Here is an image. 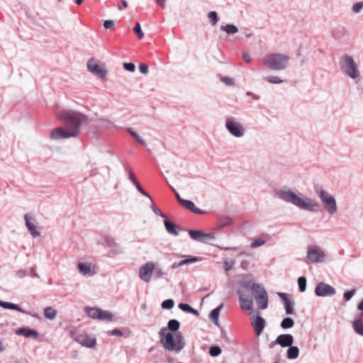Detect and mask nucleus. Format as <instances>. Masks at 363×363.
<instances>
[{
	"label": "nucleus",
	"mask_w": 363,
	"mask_h": 363,
	"mask_svg": "<svg viewBox=\"0 0 363 363\" xmlns=\"http://www.w3.org/2000/svg\"><path fill=\"white\" fill-rule=\"evenodd\" d=\"M59 117L65 124V128H57L52 130L50 138L61 140L77 136L80 133V127L87 123V116L72 110L62 111Z\"/></svg>",
	"instance_id": "1"
},
{
	"label": "nucleus",
	"mask_w": 363,
	"mask_h": 363,
	"mask_svg": "<svg viewBox=\"0 0 363 363\" xmlns=\"http://www.w3.org/2000/svg\"><path fill=\"white\" fill-rule=\"evenodd\" d=\"M277 198L286 203H291L300 210L311 213H318L320 209V203L315 199L296 194L290 189L283 188L276 192Z\"/></svg>",
	"instance_id": "2"
},
{
	"label": "nucleus",
	"mask_w": 363,
	"mask_h": 363,
	"mask_svg": "<svg viewBox=\"0 0 363 363\" xmlns=\"http://www.w3.org/2000/svg\"><path fill=\"white\" fill-rule=\"evenodd\" d=\"M166 331L167 328H162L159 332L164 348L167 351L179 353L185 346L184 337L179 333L176 334L174 339L172 333H165Z\"/></svg>",
	"instance_id": "3"
},
{
	"label": "nucleus",
	"mask_w": 363,
	"mask_h": 363,
	"mask_svg": "<svg viewBox=\"0 0 363 363\" xmlns=\"http://www.w3.org/2000/svg\"><path fill=\"white\" fill-rule=\"evenodd\" d=\"M290 57L287 55L274 52L266 55L262 59L263 65L273 71H282L287 68Z\"/></svg>",
	"instance_id": "4"
},
{
	"label": "nucleus",
	"mask_w": 363,
	"mask_h": 363,
	"mask_svg": "<svg viewBox=\"0 0 363 363\" xmlns=\"http://www.w3.org/2000/svg\"><path fill=\"white\" fill-rule=\"evenodd\" d=\"M314 191L320 199L323 206L330 215H334L337 212V204L335 198L320 186L315 185Z\"/></svg>",
	"instance_id": "5"
},
{
	"label": "nucleus",
	"mask_w": 363,
	"mask_h": 363,
	"mask_svg": "<svg viewBox=\"0 0 363 363\" xmlns=\"http://www.w3.org/2000/svg\"><path fill=\"white\" fill-rule=\"evenodd\" d=\"M339 65L340 71L348 77L352 79H356L359 77L358 65L352 56L347 54L342 55L340 58Z\"/></svg>",
	"instance_id": "6"
},
{
	"label": "nucleus",
	"mask_w": 363,
	"mask_h": 363,
	"mask_svg": "<svg viewBox=\"0 0 363 363\" xmlns=\"http://www.w3.org/2000/svg\"><path fill=\"white\" fill-rule=\"evenodd\" d=\"M225 126L228 132L235 138H240L245 135V128L234 117H227L225 118Z\"/></svg>",
	"instance_id": "7"
},
{
	"label": "nucleus",
	"mask_w": 363,
	"mask_h": 363,
	"mask_svg": "<svg viewBox=\"0 0 363 363\" xmlns=\"http://www.w3.org/2000/svg\"><path fill=\"white\" fill-rule=\"evenodd\" d=\"M84 311L91 319L108 322H111L113 319V315L111 312L98 308L86 306L84 308Z\"/></svg>",
	"instance_id": "8"
},
{
	"label": "nucleus",
	"mask_w": 363,
	"mask_h": 363,
	"mask_svg": "<svg viewBox=\"0 0 363 363\" xmlns=\"http://www.w3.org/2000/svg\"><path fill=\"white\" fill-rule=\"evenodd\" d=\"M326 255L324 251L317 245H311L307 249L306 262L322 263L325 261Z\"/></svg>",
	"instance_id": "9"
},
{
	"label": "nucleus",
	"mask_w": 363,
	"mask_h": 363,
	"mask_svg": "<svg viewBox=\"0 0 363 363\" xmlns=\"http://www.w3.org/2000/svg\"><path fill=\"white\" fill-rule=\"evenodd\" d=\"M71 336L75 342H78L84 347L88 348H94L96 345V338L91 337L86 333H81L77 331L72 332Z\"/></svg>",
	"instance_id": "10"
},
{
	"label": "nucleus",
	"mask_w": 363,
	"mask_h": 363,
	"mask_svg": "<svg viewBox=\"0 0 363 363\" xmlns=\"http://www.w3.org/2000/svg\"><path fill=\"white\" fill-rule=\"evenodd\" d=\"M155 269V264L152 262H147L142 265L138 272L139 278L145 283H150L153 277Z\"/></svg>",
	"instance_id": "11"
},
{
	"label": "nucleus",
	"mask_w": 363,
	"mask_h": 363,
	"mask_svg": "<svg viewBox=\"0 0 363 363\" xmlns=\"http://www.w3.org/2000/svg\"><path fill=\"white\" fill-rule=\"evenodd\" d=\"M336 293L335 289L324 282L318 283L315 289V294L319 297L333 296Z\"/></svg>",
	"instance_id": "12"
},
{
	"label": "nucleus",
	"mask_w": 363,
	"mask_h": 363,
	"mask_svg": "<svg viewBox=\"0 0 363 363\" xmlns=\"http://www.w3.org/2000/svg\"><path fill=\"white\" fill-rule=\"evenodd\" d=\"M189 235L193 240L203 243H207L208 240L215 239L213 233H206L200 230H189Z\"/></svg>",
	"instance_id": "13"
},
{
	"label": "nucleus",
	"mask_w": 363,
	"mask_h": 363,
	"mask_svg": "<svg viewBox=\"0 0 363 363\" xmlns=\"http://www.w3.org/2000/svg\"><path fill=\"white\" fill-rule=\"evenodd\" d=\"M87 68L90 72L101 79H105L106 77L107 71L94 59H91L88 61Z\"/></svg>",
	"instance_id": "14"
},
{
	"label": "nucleus",
	"mask_w": 363,
	"mask_h": 363,
	"mask_svg": "<svg viewBox=\"0 0 363 363\" xmlns=\"http://www.w3.org/2000/svg\"><path fill=\"white\" fill-rule=\"evenodd\" d=\"M294 336L291 334H281L277 336L276 340L269 344V347L273 348L274 345H279L281 347H289L293 345Z\"/></svg>",
	"instance_id": "15"
},
{
	"label": "nucleus",
	"mask_w": 363,
	"mask_h": 363,
	"mask_svg": "<svg viewBox=\"0 0 363 363\" xmlns=\"http://www.w3.org/2000/svg\"><path fill=\"white\" fill-rule=\"evenodd\" d=\"M277 296L281 298L286 315L294 314V301L288 297L287 294L283 292H277Z\"/></svg>",
	"instance_id": "16"
},
{
	"label": "nucleus",
	"mask_w": 363,
	"mask_h": 363,
	"mask_svg": "<svg viewBox=\"0 0 363 363\" xmlns=\"http://www.w3.org/2000/svg\"><path fill=\"white\" fill-rule=\"evenodd\" d=\"M251 324L255 329V335L259 336L265 328L266 320L264 318L257 315L252 318Z\"/></svg>",
	"instance_id": "17"
},
{
	"label": "nucleus",
	"mask_w": 363,
	"mask_h": 363,
	"mask_svg": "<svg viewBox=\"0 0 363 363\" xmlns=\"http://www.w3.org/2000/svg\"><path fill=\"white\" fill-rule=\"evenodd\" d=\"M181 257H184V259L181 260L180 262H174L172 264V268L173 269H176L181 267L182 266H184V265H189V264L196 263L201 259L200 257H194V256H191V255H187V256L181 255Z\"/></svg>",
	"instance_id": "18"
},
{
	"label": "nucleus",
	"mask_w": 363,
	"mask_h": 363,
	"mask_svg": "<svg viewBox=\"0 0 363 363\" xmlns=\"http://www.w3.org/2000/svg\"><path fill=\"white\" fill-rule=\"evenodd\" d=\"M25 221H26V225L30 232V233L33 237H38L40 236V233L37 230V226L35 225V220L33 218L30 217L28 214H26L24 216Z\"/></svg>",
	"instance_id": "19"
},
{
	"label": "nucleus",
	"mask_w": 363,
	"mask_h": 363,
	"mask_svg": "<svg viewBox=\"0 0 363 363\" xmlns=\"http://www.w3.org/2000/svg\"><path fill=\"white\" fill-rule=\"evenodd\" d=\"M244 286L248 287V286L247 285H244ZM249 288L250 289L252 294L255 299L257 298V297H261L267 294L264 287L259 284L253 282L252 283V284L249 286Z\"/></svg>",
	"instance_id": "20"
},
{
	"label": "nucleus",
	"mask_w": 363,
	"mask_h": 363,
	"mask_svg": "<svg viewBox=\"0 0 363 363\" xmlns=\"http://www.w3.org/2000/svg\"><path fill=\"white\" fill-rule=\"evenodd\" d=\"M16 333L19 335H23L27 338H36L38 336L37 330L28 328H21L17 330Z\"/></svg>",
	"instance_id": "21"
},
{
	"label": "nucleus",
	"mask_w": 363,
	"mask_h": 363,
	"mask_svg": "<svg viewBox=\"0 0 363 363\" xmlns=\"http://www.w3.org/2000/svg\"><path fill=\"white\" fill-rule=\"evenodd\" d=\"M0 306L6 309L15 310L24 314H29V313L26 312L18 305L11 302L0 301Z\"/></svg>",
	"instance_id": "22"
},
{
	"label": "nucleus",
	"mask_w": 363,
	"mask_h": 363,
	"mask_svg": "<svg viewBox=\"0 0 363 363\" xmlns=\"http://www.w3.org/2000/svg\"><path fill=\"white\" fill-rule=\"evenodd\" d=\"M79 272L84 276H92L94 273L91 272V265L89 263L80 262L77 265Z\"/></svg>",
	"instance_id": "23"
},
{
	"label": "nucleus",
	"mask_w": 363,
	"mask_h": 363,
	"mask_svg": "<svg viewBox=\"0 0 363 363\" xmlns=\"http://www.w3.org/2000/svg\"><path fill=\"white\" fill-rule=\"evenodd\" d=\"M256 304L259 309L265 310L267 308L269 305V296L268 294L261 296L257 297V298L255 299Z\"/></svg>",
	"instance_id": "24"
},
{
	"label": "nucleus",
	"mask_w": 363,
	"mask_h": 363,
	"mask_svg": "<svg viewBox=\"0 0 363 363\" xmlns=\"http://www.w3.org/2000/svg\"><path fill=\"white\" fill-rule=\"evenodd\" d=\"M240 306L242 311H252L253 309V300H245L243 297H238Z\"/></svg>",
	"instance_id": "25"
},
{
	"label": "nucleus",
	"mask_w": 363,
	"mask_h": 363,
	"mask_svg": "<svg viewBox=\"0 0 363 363\" xmlns=\"http://www.w3.org/2000/svg\"><path fill=\"white\" fill-rule=\"evenodd\" d=\"M164 227L167 233L172 235L177 236L178 232L176 229V225L170 220L166 219L164 221Z\"/></svg>",
	"instance_id": "26"
},
{
	"label": "nucleus",
	"mask_w": 363,
	"mask_h": 363,
	"mask_svg": "<svg viewBox=\"0 0 363 363\" xmlns=\"http://www.w3.org/2000/svg\"><path fill=\"white\" fill-rule=\"evenodd\" d=\"M223 304H220L218 307L211 311L209 318L216 325H218V317L220 310L223 308Z\"/></svg>",
	"instance_id": "27"
},
{
	"label": "nucleus",
	"mask_w": 363,
	"mask_h": 363,
	"mask_svg": "<svg viewBox=\"0 0 363 363\" xmlns=\"http://www.w3.org/2000/svg\"><path fill=\"white\" fill-rule=\"evenodd\" d=\"M299 354V349L296 346L291 345L289 347L287 350L286 356L289 359H295L298 357Z\"/></svg>",
	"instance_id": "28"
},
{
	"label": "nucleus",
	"mask_w": 363,
	"mask_h": 363,
	"mask_svg": "<svg viewBox=\"0 0 363 363\" xmlns=\"http://www.w3.org/2000/svg\"><path fill=\"white\" fill-rule=\"evenodd\" d=\"M220 30L228 35H233L238 32V28L233 24H226L220 26Z\"/></svg>",
	"instance_id": "29"
},
{
	"label": "nucleus",
	"mask_w": 363,
	"mask_h": 363,
	"mask_svg": "<svg viewBox=\"0 0 363 363\" xmlns=\"http://www.w3.org/2000/svg\"><path fill=\"white\" fill-rule=\"evenodd\" d=\"M44 315L46 318L52 320L57 315V311L52 307H47L44 309Z\"/></svg>",
	"instance_id": "30"
},
{
	"label": "nucleus",
	"mask_w": 363,
	"mask_h": 363,
	"mask_svg": "<svg viewBox=\"0 0 363 363\" xmlns=\"http://www.w3.org/2000/svg\"><path fill=\"white\" fill-rule=\"evenodd\" d=\"M294 325V321L291 318L286 317L284 318L281 322L280 326L282 329L286 330L291 328Z\"/></svg>",
	"instance_id": "31"
},
{
	"label": "nucleus",
	"mask_w": 363,
	"mask_h": 363,
	"mask_svg": "<svg viewBox=\"0 0 363 363\" xmlns=\"http://www.w3.org/2000/svg\"><path fill=\"white\" fill-rule=\"evenodd\" d=\"M353 329L357 334L363 336V326L361 320L357 319L353 322Z\"/></svg>",
	"instance_id": "32"
},
{
	"label": "nucleus",
	"mask_w": 363,
	"mask_h": 363,
	"mask_svg": "<svg viewBox=\"0 0 363 363\" xmlns=\"http://www.w3.org/2000/svg\"><path fill=\"white\" fill-rule=\"evenodd\" d=\"M167 275V272H165L161 267H156L153 272V279L157 280L160 279L164 278Z\"/></svg>",
	"instance_id": "33"
},
{
	"label": "nucleus",
	"mask_w": 363,
	"mask_h": 363,
	"mask_svg": "<svg viewBox=\"0 0 363 363\" xmlns=\"http://www.w3.org/2000/svg\"><path fill=\"white\" fill-rule=\"evenodd\" d=\"M263 79L268 83L272 84H279L283 82V80L281 79L279 77L277 76H267L264 77Z\"/></svg>",
	"instance_id": "34"
},
{
	"label": "nucleus",
	"mask_w": 363,
	"mask_h": 363,
	"mask_svg": "<svg viewBox=\"0 0 363 363\" xmlns=\"http://www.w3.org/2000/svg\"><path fill=\"white\" fill-rule=\"evenodd\" d=\"M180 327L179 322L176 319L169 320L167 323V328L172 331H177Z\"/></svg>",
	"instance_id": "35"
},
{
	"label": "nucleus",
	"mask_w": 363,
	"mask_h": 363,
	"mask_svg": "<svg viewBox=\"0 0 363 363\" xmlns=\"http://www.w3.org/2000/svg\"><path fill=\"white\" fill-rule=\"evenodd\" d=\"M208 18L210 20L212 26H216L218 23L219 18L216 11H210L208 13Z\"/></svg>",
	"instance_id": "36"
},
{
	"label": "nucleus",
	"mask_w": 363,
	"mask_h": 363,
	"mask_svg": "<svg viewBox=\"0 0 363 363\" xmlns=\"http://www.w3.org/2000/svg\"><path fill=\"white\" fill-rule=\"evenodd\" d=\"M306 279L305 277H300L298 279V289L301 292H304L306 289Z\"/></svg>",
	"instance_id": "37"
},
{
	"label": "nucleus",
	"mask_w": 363,
	"mask_h": 363,
	"mask_svg": "<svg viewBox=\"0 0 363 363\" xmlns=\"http://www.w3.org/2000/svg\"><path fill=\"white\" fill-rule=\"evenodd\" d=\"M128 133L134 138V139L139 143L140 144L145 145V140L135 131H133L131 128L128 129Z\"/></svg>",
	"instance_id": "38"
},
{
	"label": "nucleus",
	"mask_w": 363,
	"mask_h": 363,
	"mask_svg": "<svg viewBox=\"0 0 363 363\" xmlns=\"http://www.w3.org/2000/svg\"><path fill=\"white\" fill-rule=\"evenodd\" d=\"M161 306L163 309L170 310L174 307V301L172 299H167L162 303Z\"/></svg>",
	"instance_id": "39"
},
{
	"label": "nucleus",
	"mask_w": 363,
	"mask_h": 363,
	"mask_svg": "<svg viewBox=\"0 0 363 363\" xmlns=\"http://www.w3.org/2000/svg\"><path fill=\"white\" fill-rule=\"evenodd\" d=\"M221 352V349L218 346H211L209 349V354L211 357H218Z\"/></svg>",
	"instance_id": "40"
},
{
	"label": "nucleus",
	"mask_w": 363,
	"mask_h": 363,
	"mask_svg": "<svg viewBox=\"0 0 363 363\" xmlns=\"http://www.w3.org/2000/svg\"><path fill=\"white\" fill-rule=\"evenodd\" d=\"M232 223V219L230 217L225 216L222 217L220 220V228H225L227 227Z\"/></svg>",
	"instance_id": "41"
},
{
	"label": "nucleus",
	"mask_w": 363,
	"mask_h": 363,
	"mask_svg": "<svg viewBox=\"0 0 363 363\" xmlns=\"http://www.w3.org/2000/svg\"><path fill=\"white\" fill-rule=\"evenodd\" d=\"M180 203L183 206H184L186 208H187L191 211L195 206L194 203L191 201L186 200V199L180 200Z\"/></svg>",
	"instance_id": "42"
},
{
	"label": "nucleus",
	"mask_w": 363,
	"mask_h": 363,
	"mask_svg": "<svg viewBox=\"0 0 363 363\" xmlns=\"http://www.w3.org/2000/svg\"><path fill=\"white\" fill-rule=\"evenodd\" d=\"M135 187L137 188L138 191L141 193L143 196L147 197L151 202H152V197L150 196V194L148 193H147L144 189L141 186V185L140 184V183L138 182H136L135 184Z\"/></svg>",
	"instance_id": "43"
},
{
	"label": "nucleus",
	"mask_w": 363,
	"mask_h": 363,
	"mask_svg": "<svg viewBox=\"0 0 363 363\" xmlns=\"http://www.w3.org/2000/svg\"><path fill=\"white\" fill-rule=\"evenodd\" d=\"M265 244V241L262 239H255L254 240L251 244H250V247L252 248H257V247H259L260 246H262Z\"/></svg>",
	"instance_id": "44"
},
{
	"label": "nucleus",
	"mask_w": 363,
	"mask_h": 363,
	"mask_svg": "<svg viewBox=\"0 0 363 363\" xmlns=\"http://www.w3.org/2000/svg\"><path fill=\"white\" fill-rule=\"evenodd\" d=\"M355 292H356L355 289H351V290H349V291H346L343 294V298H344V299H345L346 301H350V300L353 297V296L355 294Z\"/></svg>",
	"instance_id": "45"
},
{
	"label": "nucleus",
	"mask_w": 363,
	"mask_h": 363,
	"mask_svg": "<svg viewBox=\"0 0 363 363\" xmlns=\"http://www.w3.org/2000/svg\"><path fill=\"white\" fill-rule=\"evenodd\" d=\"M134 31L137 34L139 39H142L144 37V33L142 31L140 23L137 22L134 27Z\"/></svg>",
	"instance_id": "46"
},
{
	"label": "nucleus",
	"mask_w": 363,
	"mask_h": 363,
	"mask_svg": "<svg viewBox=\"0 0 363 363\" xmlns=\"http://www.w3.org/2000/svg\"><path fill=\"white\" fill-rule=\"evenodd\" d=\"M363 9V2L359 1L357 3H355L352 6V11L354 13H359Z\"/></svg>",
	"instance_id": "47"
},
{
	"label": "nucleus",
	"mask_w": 363,
	"mask_h": 363,
	"mask_svg": "<svg viewBox=\"0 0 363 363\" xmlns=\"http://www.w3.org/2000/svg\"><path fill=\"white\" fill-rule=\"evenodd\" d=\"M123 68L127 71L133 72L135 70V65L132 62H124Z\"/></svg>",
	"instance_id": "48"
},
{
	"label": "nucleus",
	"mask_w": 363,
	"mask_h": 363,
	"mask_svg": "<svg viewBox=\"0 0 363 363\" xmlns=\"http://www.w3.org/2000/svg\"><path fill=\"white\" fill-rule=\"evenodd\" d=\"M178 306L182 311L187 313H190L192 308V307L189 304L184 303H179Z\"/></svg>",
	"instance_id": "49"
},
{
	"label": "nucleus",
	"mask_w": 363,
	"mask_h": 363,
	"mask_svg": "<svg viewBox=\"0 0 363 363\" xmlns=\"http://www.w3.org/2000/svg\"><path fill=\"white\" fill-rule=\"evenodd\" d=\"M220 80L228 86H233L234 80L233 78L229 77H223Z\"/></svg>",
	"instance_id": "50"
},
{
	"label": "nucleus",
	"mask_w": 363,
	"mask_h": 363,
	"mask_svg": "<svg viewBox=\"0 0 363 363\" xmlns=\"http://www.w3.org/2000/svg\"><path fill=\"white\" fill-rule=\"evenodd\" d=\"M238 297H243L245 300H253L251 296L248 294L245 293L243 291L239 289L237 291Z\"/></svg>",
	"instance_id": "51"
},
{
	"label": "nucleus",
	"mask_w": 363,
	"mask_h": 363,
	"mask_svg": "<svg viewBox=\"0 0 363 363\" xmlns=\"http://www.w3.org/2000/svg\"><path fill=\"white\" fill-rule=\"evenodd\" d=\"M108 333L109 335L118 336V337H121L123 335V332L119 329H113L112 330L108 331Z\"/></svg>",
	"instance_id": "52"
},
{
	"label": "nucleus",
	"mask_w": 363,
	"mask_h": 363,
	"mask_svg": "<svg viewBox=\"0 0 363 363\" xmlns=\"http://www.w3.org/2000/svg\"><path fill=\"white\" fill-rule=\"evenodd\" d=\"M151 203H152L151 208L153 211V212L156 215H158V216H162L163 218H165V216L162 213V211L154 205L153 201L151 202Z\"/></svg>",
	"instance_id": "53"
},
{
	"label": "nucleus",
	"mask_w": 363,
	"mask_h": 363,
	"mask_svg": "<svg viewBox=\"0 0 363 363\" xmlns=\"http://www.w3.org/2000/svg\"><path fill=\"white\" fill-rule=\"evenodd\" d=\"M114 25V21L112 20H106L104 22V26L106 29L112 28Z\"/></svg>",
	"instance_id": "54"
},
{
	"label": "nucleus",
	"mask_w": 363,
	"mask_h": 363,
	"mask_svg": "<svg viewBox=\"0 0 363 363\" xmlns=\"http://www.w3.org/2000/svg\"><path fill=\"white\" fill-rule=\"evenodd\" d=\"M139 70L142 74H146L148 73V66L145 64H140L139 65Z\"/></svg>",
	"instance_id": "55"
},
{
	"label": "nucleus",
	"mask_w": 363,
	"mask_h": 363,
	"mask_svg": "<svg viewBox=\"0 0 363 363\" xmlns=\"http://www.w3.org/2000/svg\"><path fill=\"white\" fill-rule=\"evenodd\" d=\"M128 179L133 182V184L138 182L132 171H129L128 172Z\"/></svg>",
	"instance_id": "56"
},
{
	"label": "nucleus",
	"mask_w": 363,
	"mask_h": 363,
	"mask_svg": "<svg viewBox=\"0 0 363 363\" xmlns=\"http://www.w3.org/2000/svg\"><path fill=\"white\" fill-rule=\"evenodd\" d=\"M242 57L247 63H250L252 60L251 56L247 52H243Z\"/></svg>",
	"instance_id": "57"
},
{
	"label": "nucleus",
	"mask_w": 363,
	"mask_h": 363,
	"mask_svg": "<svg viewBox=\"0 0 363 363\" xmlns=\"http://www.w3.org/2000/svg\"><path fill=\"white\" fill-rule=\"evenodd\" d=\"M30 270H31V274H30L31 277L33 278H38V274L35 272V267H31Z\"/></svg>",
	"instance_id": "58"
},
{
	"label": "nucleus",
	"mask_w": 363,
	"mask_h": 363,
	"mask_svg": "<svg viewBox=\"0 0 363 363\" xmlns=\"http://www.w3.org/2000/svg\"><path fill=\"white\" fill-rule=\"evenodd\" d=\"M192 212L197 213V214H203L204 211L200 208H196L194 206V208L192 210Z\"/></svg>",
	"instance_id": "59"
},
{
	"label": "nucleus",
	"mask_w": 363,
	"mask_h": 363,
	"mask_svg": "<svg viewBox=\"0 0 363 363\" xmlns=\"http://www.w3.org/2000/svg\"><path fill=\"white\" fill-rule=\"evenodd\" d=\"M247 95L253 97V99H255V100H259V96L258 95L255 94H253L251 91H247Z\"/></svg>",
	"instance_id": "60"
},
{
	"label": "nucleus",
	"mask_w": 363,
	"mask_h": 363,
	"mask_svg": "<svg viewBox=\"0 0 363 363\" xmlns=\"http://www.w3.org/2000/svg\"><path fill=\"white\" fill-rule=\"evenodd\" d=\"M156 3L162 7H165L166 0H155Z\"/></svg>",
	"instance_id": "61"
},
{
	"label": "nucleus",
	"mask_w": 363,
	"mask_h": 363,
	"mask_svg": "<svg viewBox=\"0 0 363 363\" xmlns=\"http://www.w3.org/2000/svg\"><path fill=\"white\" fill-rule=\"evenodd\" d=\"M190 313L194 314L196 316H198L199 315V311L197 310L194 309V308H191Z\"/></svg>",
	"instance_id": "62"
},
{
	"label": "nucleus",
	"mask_w": 363,
	"mask_h": 363,
	"mask_svg": "<svg viewBox=\"0 0 363 363\" xmlns=\"http://www.w3.org/2000/svg\"><path fill=\"white\" fill-rule=\"evenodd\" d=\"M232 268V266L231 265H229L228 263L227 262H225V271H230Z\"/></svg>",
	"instance_id": "63"
},
{
	"label": "nucleus",
	"mask_w": 363,
	"mask_h": 363,
	"mask_svg": "<svg viewBox=\"0 0 363 363\" xmlns=\"http://www.w3.org/2000/svg\"><path fill=\"white\" fill-rule=\"evenodd\" d=\"M357 308L358 310L363 311V300L358 304Z\"/></svg>",
	"instance_id": "64"
}]
</instances>
